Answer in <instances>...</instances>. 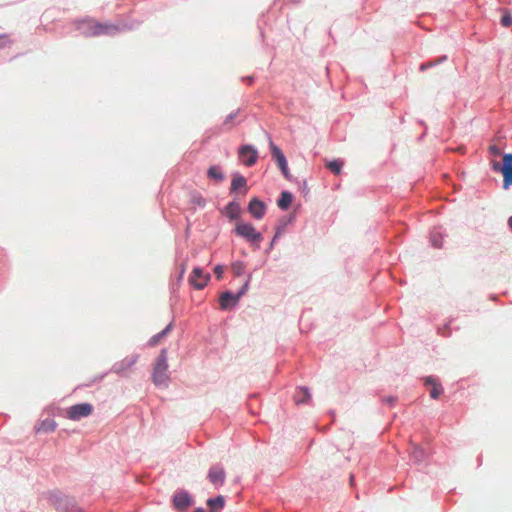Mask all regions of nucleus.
Returning a JSON list of instances; mask_svg holds the SVG:
<instances>
[{"mask_svg": "<svg viewBox=\"0 0 512 512\" xmlns=\"http://www.w3.org/2000/svg\"><path fill=\"white\" fill-rule=\"evenodd\" d=\"M168 380L167 350L162 349L154 366L152 381L156 386L166 387Z\"/></svg>", "mask_w": 512, "mask_h": 512, "instance_id": "1", "label": "nucleus"}, {"mask_svg": "<svg viewBox=\"0 0 512 512\" xmlns=\"http://www.w3.org/2000/svg\"><path fill=\"white\" fill-rule=\"evenodd\" d=\"M79 29H81L82 33L88 37L111 34L116 31V27L114 25L101 24L93 20L81 22Z\"/></svg>", "mask_w": 512, "mask_h": 512, "instance_id": "2", "label": "nucleus"}, {"mask_svg": "<svg viewBox=\"0 0 512 512\" xmlns=\"http://www.w3.org/2000/svg\"><path fill=\"white\" fill-rule=\"evenodd\" d=\"M235 233L250 243L259 245L263 241L262 234L257 232L255 227L250 223H237L235 227Z\"/></svg>", "mask_w": 512, "mask_h": 512, "instance_id": "3", "label": "nucleus"}, {"mask_svg": "<svg viewBox=\"0 0 512 512\" xmlns=\"http://www.w3.org/2000/svg\"><path fill=\"white\" fill-rule=\"evenodd\" d=\"M492 169L495 172H501L503 174V187L507 189L510 185H512V154H505L503 156V165H500L499 162H492Z\"/></svg>", "mask_w": 512, "mask_h": 512, "instance_id": "4", "label": "nucleus"}, {"mask_svg": "<svg viewBox=\"0 0 512 512\" xmlns=\"http://www.w3.org/2000/svg\"><path fill=\"white\" fill-rule=\"evenodd\" d=\"M238 157L245 166H253L258 159V151L252 145H243L238 150Z\"/></svg>", "mask_w": 512, "mask_h": 512, "instance_id": "5", "label": "nucleus"}, {"mask_svg": "<svg viewBox=\"0 0 512 512\" xmlns=\"http://www.w3.org/2000/svg\"><path fill=\"white\" fill-rule=\"evenodd\" d=\"M93 412V406L89 403H80L71 406L67 410V417L71 420L77 421L83 417H88Z\"/></svg>", "mask_w": 512, "mask_h": 512, "instance_id": "6", "label": "nucleus"}, {"mask_svg": "<svg viewBox=\"0 0 512 512\" xmlns=\"http://www.w3.org/2000/svg\"><path fill=\"white\" fill-rule=\"evenodd\" d=\"M210 275L208 273H204L201 268H194L191 276L189 278V282L196 289H203L209 282Z\"/></svg>", "mask_w": 512, "mask_h": 512, "instance_id": "7", "label": "nucleus"}, {"mask_svg": "<svg viewBox=\"0 0 512 512\" xmlns=\"http://www.w3.org/2000/svg\"><path fill=\"white\" fill-rule=\"evenodd\" d=\"M225 471L220 466H213L209 469L208 479L215 486L220 487L225 481Z\"/></svg>", "mask_w": 512, "mask_h": 512, "instance_id": "8", "label": "nucleus"}, {"mask_svg": "<svg viewBox=\"0 0 512 512\" xmlns=\"http://www.w3.org/2000/svg\"><path fill=\"white\" fill-rule=\"evenodd\" d=\"M249 213L257 220L264 217L266 212V205L258 198H253L248 206Z\"/></svg>", "mask_w": 512, "mask_h": 512, "instance_id": "9", "label": "nucleus"}, {"mask_svg": "<svg viewBox=\"0 0 512 512\" xmlns=\"http://www.w3.org/2000/svg\"><path fill=\"white\" fill-rule=\"evenodd\" d=\"M243 292H239L238 294L234 295L231 292H224L221 294L219 302H220V308L223 310L229 309L237 304L239 301L241 295Z\"/></svg>", "mask_w": 512, "mask_h": 512, "instance_id": "10", "label": "nucleus"}, {"mask_svg": "<svg viewBox=\"0 0 512 512\" xmlns=\"http://www.w3.org/2000/svg\"><path fill=\"white\" fill-rule=\"evenodd\" d=\"M138 361L137 355H131L123 359L122 361L116 363L113 366V371L116 374H123L125 371L131 369Z\"/></svg>", "mask_w": 512, "mask_h": 512, "instance_id": "11", "label": "nucleus"}, {"mask_svg": "<svg viewBox=\"0 0 512 512\" xmlns=\"http://www.w3.org/2000/svg\"><path fill=\"white\" fill-rule=\"evenodd\" d=\"M236 192L243 196L248 192L247 181L242 175H236L232 179L230 193Z\"/></svg>", "mask_w": 512, "mask_h": 512, "instance_id": "12", "label": "nucleus"}, {"mask_svg": "<svg viewBox=\"0 0 512 512\" xmlns=\"http://www.w3.org/2000/svg\"><path fill=\"white\" fill-rule=\"evenodd\" d=\"M425 385L431 387L430 397L433 399H437L443 391L441 384L438 383L433 377H427L425 379Z\"/></svg>", "mask_w": 512, "mask_h": 512, "instance_id": "13", "label": "nucleus"}, {"mask_svg": "<svg viewBox=\"0 0 512 512\" xmlns=\"http://www.w3.org/2000/svg\"><path fill=\"white\" fill-rule=\"evenodd\" d=\"M173 503L178 510H184L191 505V499L187 493H178L174 496Z\"/></svg>", "mask_w": 512, "mask_h": 512, "instance_id": "14", "label": "nucleus"}, {"mask_svg": "<svg viewBox=\"0 0 512 512\" xmlns=\"http://www.w3.org/2000/svg\"><path fill=\"white\" fill-rule=\"evenodd\" d=\"M269 146H270V149H271V153H272V156L273 158L275 159L278 167L279 166H285V164L287 163V160L283 154V152L280 150V148L278 146H276L271 139H269Z\"/></svg>", "mask_w": 512, "mask_h": 512, "instance_id": "15", "label": "nucleus"}, {"mask_svg": "<svg viewBox=\"0 0 512 512\" xmlns=\"http://www.w3.org/2000/svg\"><path fill=\"white\" fill-rule=\"evenodd\" d=\"M225 504V499L223 496H217L216 498L208 499L207 505L210 508L211 512H219Z\"/></svg>", "mask_w": 512, "mask_h": 512, "instance_id": "16", "label": "nucleus"}, {"mask_svg": "<svg viewBox=\"0 0 512 512\" xmlns=\"http://www.w3.org/2000/svg\"><path fill=\"white\" fill-rule=\"evenodd\" d=\"M291 203L292 194L287 191H283L277 201L278 207L282 210H287L291 206Z\"/></svg>", "mask_w": 512, "mask_h": 512, "instance_id": "17", "label": "nucleus"}, {"mask_svg": "<svg viewBox=\"0 0 512 512\" xmlns=\"http://www.w3.org/2000/svg\"><path fill=\"white\" fill-rule=\"evenodd\" d=\"M226 213L230 219H236L239 217L241 213L240 204L238 202L232 201L226 206Z\"/></svg>", "mask_w": 512, "mask_h": 512, "instance_id": "18", "label": "nucleus"}, {"mask_svg": "<svg viewBox=\"0 0 512 512\" xmlns=\"http://www.w3.org/2000/svg\"><path fill=\"white\" fill-rule=\"evenodd\" d=\"M309 390L305 387H301L297 390L294 395V400L297 404L306 403L310 399Z\"/></svg>", "mask_w": 512, "mask_h": 512, "instance_id": "19", "label": "nucleus"}, {"mask_svg": "<svg viewBox=\"0 0 512 512\" xmlns=\"http://www.w3.org/2000/svg\"><path fill=\"white\" fill-rule=\"evenodd\" d=\"M56 422L53 419H45L37 428V432H53L56 429Z\"/></svg>", "mask_w": 512, "mask_h": 512, "instance_id": "20", "label": "nucleus"}, {"mask_svg": "<svg viewBox=\"0 0 512 512\" xmlns=\"http://www.w3.org/2000/svg\"><path fill=\"white\" fill-rule=\"evenodd\" d=\"M326 167L335 175H338L342 171L343 161L335 159L326 163Z\"/></svg>", "mask_w": 512, "mask_h": 512, "instance_id": "21", "label": "nucleus"}, {"mask_svg": "<svg viewBox=\"0 0 512 512\" xmlns=\"http://www.w3.org/2000/svg\"><path fill=\"white\" fill-rule=\"evenodd\" d=\"M171 330V324H169L165 329H163L161 332L157 333L156 335H154L150 340H149V345L150 346H156L162 338H164L167 333Z\"/></svg>", "mask_w": 512, "mask_h": 512, "instance_id": "22", "label": "nucleus"}, {"mask_svg": "<svg viewBox=\"0 0 512 512\" xmlns=\"http://www.w3.org/2000/svg\"><path fill=\"white\" fill-rule=\"evenodd\" d=\"M208 177L217 181H222L224 179V175L222 174L220 168L217 166H211L208 169Z\"/></svg>", "mask_w": 512, "mask_h": 512, "instance_id": "23", "label": "nucleus"}, {"mask_svg": "<svg viewBox=\"0 0 512 512\" xmlns=\"http://www.w3.org/2000/svg\"><path fill=\"white\" fill-rule=\"evenodd\" d=\"M232 271L235 275L240 276L244 271V266L241 262H236L232 264Z\"/></svg>", "mask_w": 512, "mask_h": 512, "instance_id": "24", "label": "nucleus"}, {"mask_svg": "<svg viewBox=\"0 0 512 512\" xmlns=\"http://www.w3.org/2000/svg\"><path fill=\"white\" fill-rule=\"evenodd\" d=\"M501 24L504 27H510L512 25V16L509 13H505L501 18Z\"/></svg>", "mask_w": 512, "mask_h": 512, "instance_id": "25", "label": "nucleus"}, {"mask_svg": "<svg viewBox=\"0 0 512 512\" xmlns=\"http://www.w3.org/2000/svg\"><path fill=\"white\" fill-rule=\"evenodd\" d=\"M431 242H432V245L436 248L442 247V238L440 236L438 237L436 235H432Z\"/></svg>", "mask_w": 512, "mask_h": 512, "instance_id": "26", "label": "nucleus"}, {"mask_svg": "<svg viewBox=\"0 0 512 512\" xmlns=\"http://www.w3.org/2000/svg\"><path fill=\"white\" fill-rule=\"evenodd\" d=\"M489 151H490L491 154H493L495 156H498V155L501 154L500 148L498 146H496V145H491L489 147Z\"/></svg>", "mask_w": 512, "mask_h": 512, "instance_id": "27", "label": "nucleus"}, {"mask_svg": "<svg viewBox=\"0 0 512 512\" xmlns=\"http://www.w3.org/2000/svg\"><path fill=\"white\" fill-rule=\"evenodd\" d=\"M280 170L282 171L284 177L286 179H290V173H289V169H288V165L287 163L285 164V166H279Z\"/></svg>", "mask_w": 512, "mask_h": 512, "instance_id": "28", "label": "nucleus"}, {"mask_svg": "<svg viewBox=\"0 0 512 512\" xmlns=\"http://www.w3.org/2000/svg\"><path fill=\"white\" fill-rule=\"evenodd\" d=\"M223 272H224V268H223V266H221V265H217V266L214 268V273L216 274L217 278H221V277H222Z\"/></svg>", "mask_w": 512, "mask_h": 512, "instance_id": "29", "label": "nucleus"}, {"mask_svg": "<svg viewBox=\"0 0 512 512\" xmlns=\"http://www.w3.org/2000/svg\"><path fill=\"white\" fill-rule=\"evenodd\" d=\"M59 509H61L64 512H76L77 510L76 507H72L71 509H68L67 507H59Z\"/></svg>", "mask_w": 512, "mask_h": 512, "instance_id": "30", "label": "nucleus"}, {"mask_svg": "<svg viewBox=\"0 0 512 512\" xmlns=\"http://www.w3.org/2000/svg\"><path fill=\"white\" fill-rule=\"evenodd\" d=\"M509 228L512 230V216L508 219Z\"/></svg>", "mask_w": 512, "mask_h": 512, "instance_id": "31", "label": "nucleus"}, {"mask_svg": "<svg viewBox=\"0 0 512 512\" xmlns=\"http://www.w3.org/2000/svg\"><path fill=\"white\" fill-rule=\"evenodd\" d=\"M194 512H205V511L202 508H198Z\"/></svg>", "mask_w": 512, "mask_h": 512, "instance_id": "32", "label": "nucleus"}, {"mask_svg": "<svg viewBox=\"0 0 512 512\" xmlns=\"http://www.w3.org/2000/svg\"><path fill=\"white\" fill-rule=\"evenodd\" d=\"M198 204H200V205H204V200H203V199H200V200L198 201Z\"/></svg>", "mask_w": 512, "mask_h": 512, "instance_id": "33", "label": "nucleus"}, {"mask_svg": "<svg viewBox=\"0 0 512 512\" xmlns=\"http://www.w3.org/2000/svg\"><path fill=\"white\" fill-rule=\"evenodd\" d=\"M387 401H388L389 403H393V401H394V400H393L392 398H389Z\"/></svg>", "mask_w": 512, "mask_h": 512, "instance_id": "34", "label": "nucleus"}, {"mask_svg": "<svg viewBox=\"0 0 512 512\" xmlns=\"http://www.w3.org/2000/svg\"><path fill=\"white\" fill-rule=\"evenodd\" d=\"M414 457L416 460H419V457H417L416 452L414 453Z\"/></svg>", "mask_w": 512, "mask_h": 512, "instance_id": "35", "label": "nucleus"}, {"mask_svg": "<svg viewBox=\"0 0 512 512\" xmlns=\"http://www.w3.org/2000/svg\"><path fill=\"white\" fill-rule=\"evenodd\" d=\"M425 68H426V65H424V64H423V65H421V69H422V70H423V69H425Z\"/></svg>", "mask_w": 512, "mask_h": 512, "instance_id": "36", "label": "nucleus"}, {"mask_svg": "<svg viewBox=\"0 0 512 512\" xmlns=\"http://www.w3.org/2000/svg\"><path fill=\"white\" fill-rule=\"evenodd\" d=\"M0 39H6V37L5 36H0Z\"/></svg>", "mask_w": 512, "mask_h": 512, "instance_id": "37", "label": "nucleus"}]
</instances>
